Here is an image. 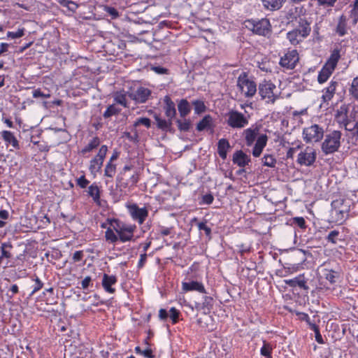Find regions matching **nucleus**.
Listing matches in <instances>:
<instances>
[{
	"label": "nucleus",
	"instance_id": "obj_1",
	"mask_svg": "<svg viewBox=\"0 0 358 358\" xmlns=\"http://www.w3.org/2000/svg\"><path fill=\"white\" fill-rule=\"evenodd\" d=\"M260 129L261 125L254 124L244 129L241 134L245 145L247 147L253 145L252 155L254 157L261 156L268 142L267 135L266 134H260Z\"/></svg>",
	"mask_w": 358,
	"mask_h": 358
},
{
	"label": "nucleus",
	"instance_id": "obj_2",
	"mask_svg": "<svg viewBox=\"0 0 358 358\" xmlns=\"http://www.w3.org/2000/svg\"><path fill=\"white\" fill-rule=\"evenodd\" d=\"M318 275L320 285L326 289H334L341 279V272L327 262L318 268Z\"/></svg>",
	"mask_w": 358,
	"mask_h": 358
},
{
	"label": "nucleus",
	"instance_id": "obj_3",
	"mask_svg": "<svg viewBox=\"0 0 358 358\" xmlns=\"http://www.w3.org/2000/svg\"><path fill=\"white\" fill-rule=\"evenodd\" d=\"M310 23L304 17H299L298 25L286 34L291 45L296 46L302 43L310 34Z\"/></svg>",
	"mask_w": 358,
	"mask_h": 358
},
{
	"label": "nucleus",
	"instance_id": "obj_4",
	"mask_svg": "<svg viewBox=\"0 0 358 358\" xmlns=\"http://www.w3.org/2000/svg\"><path fill=\"white\" fill-rule=\"evenodd\" d=\"M258 93L262 100L268 104H273L280 99V92L271 80L264 79L258 85Z\"/></svg>",
	"mask_w": 358,
	"mask_h": 358
},
{
	"label": "nucleus",
	"instance_id": "obj_5",
	"mask_svg": "<svg viewBox=\"0 0 358 358\" xmlns=\"http://www.w3.org/2000/svg\"><path fill=\"white\" fill-rule=\"evenodd\" d=\"M236 87L241 94L247 99L252 98L257 91L254 78L245 71H243L237 78Z\"/></svg>",
	"mask_w": 358,
	"mask_h": 358
},
{
	"label": "nucleus",
	"instance_id": "obj_6",
	"mask_svg": "<svg viewBox=\"0 0 358 358\" xmlns=\"http://www.w3.org/2000/svg\"><path fill=\"white\" fill-rule=\"evenodd\" d=\"M244 25L256 35L268 37L272 32L271 24L267 18L248 19L244 22Z\"/></svg>",
	"mask_w": 358,
	"mask_h": 358
},
{
	"label": "nucleus",
	"instance_id": "obj_7",
	"mask_svg": "<svg viewBox=\"0 0 358 358\" xmlns=\"http://www.w3.org/2000/svg\"><path fill=\"white\" fill-rule=\"evenodd\" d=\"M341 138L342 133L338 130H334L327 134L321 145L322 152L328 155L338 151L341 145Z\"/></svg>",
	"mask_w": 358,
	"mask_h": 358
},
{
	"label": "nucleus",
	"instance_id": "obj_8",
	"mask_svg": "<svg viewBox=\"0 0 358 358\" xmlns=\"http://www.w3.org/2000/svg\"><path fill=\"white\" fill-rule=\"evenodd\" d=\"M303 138L306 143L320 142L324 137V129L322 127L314 124L303 129Z\"/></svg>",
	"mask_w": 358,
	"mask_h": 358
},
{
	"label": "nucleus",
	"instance_id": "obj_9",
	"mask_svg": "<svg viewBox=\"0 0 358 358\" xmlns=\"http://www.w3.org/2000/svg\"><path fill=\"white\" fill-rule=\"evenodd\" d=\"M108 150L106 145H101L97 154L90 161L89 171L94 177L101 171Z\"/></svg>",
	"mask_w": 358,
	"mask_h": 358
},
{
	"label": "nucleus",
	"instance_id": "obj_10",
	"mask_svg": "<svg viewBox=\"0 0 358 358\" xmlns=\"http://www.w3.org/2000/svg\"><path fill=\"white\" fill-rule=\"evenodd\" d=\"M227 124L233 129H242L249 123L248 118L236 110H230L227 114Z\"/></svg>",
	"mask_w": 358,
	"mask_h": 358
},
{
	"label": "nucleus",
	"instance_id": "obj_11",
	"mask_svg": "<svg viewBox=\"0 0 358 358\" xmlns=\"http://www.w3.org/2000/svg\"><path fill=\"white\" fill-rule=\"evenodd\" d=\"M128 213L133 220L138 224H143L148 217V210L146 207L140 208L136 203L127 204Z\"/></svg>",
	"mask_w": 358,
	"mask_h": 358
},
{
	"label": "nucleus",
	"instance_id": "obj_12",
	"mask_svg": "<svg viewBox=\"0 0 358 358\" xmlns=\"http://www.w3.org/2000/svg\"><path fill=\"white\" fill-rule=\"evenodd\" d=\"M317 158V152L312 147L307 146L298 155L296 162L301 166H310Z\"/></svg>",
	"mask_w": 358,
	"mask_h": 358
},
{
	"label": "nucleus",
	"instance_id": "obj_13",
	"mask_svg": "<svg viewBox=\"0 0 358 358\" xmlns=\"http://www.w3.org/2000/svg\"><path fill=\"white\" fill-rule=\"evenodd\" d=\"M127 94L128 96L136 103H144L150 96L151 90L147 87L139 86L136 90L131 88Z\"/></svg>",
	"mask_w": 358,
	"mask_h": 358
},
{
	"label": "nucleus",
	"instance_id": "obj_14",
	"mask_svg": "<svg viewBox=\"0 0 358 358\" xmlns=\"http://www.w3.org/2000/svg\"><path fill=\"white\" fill-rule=\"evenodd\" d=\"M337 203L338 202L335 201L332 203L333 208L331 210V217L334 222L338 224H342L348 219L349 208L343 206L341 203H339L340 206H337Z\"/></svg>",
	"mask_w": 358,
	"mask_h": 358
},
{
	"label": "nucleus",
	"instance_id": "obj_15",
	"mask_svg": "<svg viewBox=\"0 0 358 358\" xmlns=\"http://www.w3.org/2000/svg\"><path fill=\"white\" fill-rule=\"evenodd\" d=\"M299 60V53L296 50H288L280 57V65L287 69H293Z\"/></svg>",
	"mask_w": 358,
	"mask_h": 358
},
{
	"label": "nucleus",
	"instance_id": "obj_16",
	"mask_svg": "<svg viewBox=\"0 0 358 358\" xmlns=\"http://www.w3.org/2000/svg\"><path fill=\"white\" fill-rule=\"evenodd\" d=\"M201 301H195L194 307L196 310L201 311L204 314H208L213 308L215 300L213 296L204 294Z\"/></svg>",
	"mask_w": 358,
	"mask_h": 358
},
{
	"label": "nucleus",
	"instance_id": "obj_17",
	"mask_svg": "<svg viewBox=\"0 0 358 358\" xmlns=\"http://www.w3.org/2000/svg\"><path fill=\"white\" fill-rule=\"evenodd\" d=\"M338 82L335 80H331L328 86L324 87L322 90V95L321 96V105L326 103L329 105V101L334 98L336 89L338 86Z\"/></svg>",
	"mask_w": 358,
	"mask_h": 358
},
{
	"label": "nucleus",
	"instance_id": "obj_18",
	"mask_svg": "<svg viewBox=\"0 0 358 358\" xmlns=\"http://www.w3.org/2000/svg\"><path fill=\"white\" fill-rule=\"evenodd\" d=\"M136 229L135 224H124L121 226V229L117 232L118 239L122 243H126L133 239L134 234Z\"/></svg>",
	"mask_w": 358,
	"mask_h": 358
},
{
	"label": "nucleus",
	"instance_id": "obj_19",
	"mask_svg": "<svg viewBox=\"0 0 358 358\" xmlns=\"http://www.w3.org/2000/svg\"><path fill=\"white\" fill-rule=\"evenodd\" d=\"M0 138L3 141L5 145L12 146L15 150H20V143L14 133L8 130H3L0 132Z\"/></svg>",
	"mask_w": 358,
	"mask_h": 358
},
{
	"label": "nucleus",
	"instance_id": "obj_20",
	"mask_svg": "<svg viewBox=\"0 0 358 358\" xmlns=\"http://www.w3.org/2000/svg\"><path fill=\"white\" fill-rule=\"evenodd\" d=\"M182 290L184 292H198L201 294H207L205 286L202 282L196 280H190L188 282H182Z\"/></svg>",
	"mask_w": 358,
	"mask_h": 358
},
{
	"label": "nucleus",
	"instance_id": "obj_21",
	"mask_svg": "<svg viewBox=\"0 0 358 358\" xmlns=\"http://www.w3.org/2000/svg\"><path fill=\"white\" fill-rule=\"evenodd\" d=\"M68 350L73 358H86L90 353V349L83 344L71 345Z\"/></svg>",
	"mask_w": 358,
	"mask_h": 358
},
{
	"label": "nucleus",
	"instance_id": "obj_22",
	"mask_svg": "<svg viewBox=\"0 0 358 358\" xmlns=\"http://www.w3.org/2000/svg\"><path fill=\"white\" fill-rule=\"evenodd\" d=\"M117 282V278L115 275L103 273L101 285L105 292L109 294H114L115 289L113 287V285H115Z\"/></svg>",
	"mask_w": 358,
	"mask_h": 358
},
{
	"label": "nucleus",
	"instance_id": "obj_23",
	"mask_svg": "<svg viewBox=\"0 0 358 358\" xmlns=\"http://www.w3.org/2000/svg\"><path fill=\"white\" fill-rule=\"evenodd\" d=\"M232 162L239 167H245L251 162L250 156L245 154L243 150H236L232 158Z\"/></svg>",
	"mask_w": 358,
	"mask_h": 358
},
{
	"label": "nucleus",
	"instance_id": "obj_24",
	"mask_svg": "<svg viewBox=\"0 0 358 358\" xmlns=\"http://www.w3.org/2000/svg\"><path fill=\"white\" fill-rule=\"evenodd\" d=\"M285 282L291 287H299L305 290L308 289L307 281L305 280L303 275H299L292 279L285 280Z\"/></svg>",
	"mask_w": 358,
	"mask_h": 358
},
{
	"label": "nucleus",
	"instance_id": "obj_25",
	"mask_svg": "<svg viewBox=\"0 0 358 358\" xmlns=\"http://www.w3.org/2000/svg\"><path fill=\"white\" fill-rule=\"evenodd\" d=\"M101 144V139L99 136H93L89 142L81 149L80 154L83 156H86L96 150Z\"/></svg>",
	"mask_w": 358,
	"mask_h": 358
},
{
	"label": "nucleus",
	"instance_id": "obj_26",
	"mask_svg": "<svg viewBox=\"0 0 358 358\" xmlns=\"http://www.w3.org/2000/svg\"><path fill=\"white\" fill-rule=\"evenodd\" d=\"M347 113V110L343 107H341L340 109L336 110L335 114V119L336 122L339 124L343 125L345 129H346L347 127L351 124V122L349 120Z\"/></svg>",
	"mask_w": 358,
	"mask_h": 358
},
{
	"label": "nucleus",
	"instance_id": "obj_27",
	"mask_svg": "<svg viewBox=\"0 0 358 358\" xmlns=\"http://www.w3.org/2000/svg\"><path fill=\"white\" fill-rule=\"evenodd\" d=\"M164 101L165 115L169 119L172 120L176 115L175 103L169 96L164 97Z\"/></svg>",
	"mask_w": 358,
	"mask_h": 358
},
{
	"label": "nucleus",
	"instance_id": "obj_28",
	"mask_svg": "<svg viewBox=\"0 0 358 358\" xmlns=\"http://www.w3.org/2000/svg\"><path fill=\"white\" fill-rule=\"evenodd\" d=\"M231 148L230 143L227 138H221L217 143V153L219 156L223 159H226L227 157L228 150Z\"/></svg>",
	"mask_w": 358,
	"mask_h": 358
},
{
	"label": "nucleus",
	"instance_id": "obj_29",
	"mask_svg": "<svg viewBox=\"0 0 358 358\" xmlns=\"http://www.w3.org/2000/svg\"><path fill=\"white\" fill-rule=\"evenodd\" d=\"M334 71V69L324 64L318 72L317 78L318 83L320 85L325 83L329 79Z\"/></svg>",
	"mask_w": 358,
	"mask_h": 358
},
{
	"label": "nucleus",
	"instance_id": "obj_30",
	"mask_svg": "<svg viewBox=\"0 0 358 358\" xmlns=\"http://www.w3.org/2000/svg\"><path fill=\"white\" fill-rule=\"evenodd\" d=\"M340 59L341 50L338 48H335L331 51V55L324 65L335 70Z\"/></svg>",
	"mask_w": 358,
	"mask_h": 358
},
{
	"label": "nucleus",
	"instance_id": "obj_31",
	"mask_svg": "<svg viewBox=\"0 0 358 358\" xmlns=\"http://www.w3.org/2000/svg\"><path fill=\"white\" fill-rule=\"evenodd\" d=\"M87 193L96 204H101V190L96 182L89 186Z\"/></svg>",
	"mask_w": 358,
	"mask_h": 358
},
{
	"label": "nucleus",
	"instance_id": "obj_32",
	"mask_svg": "<svg viewBox=\"0 0 358 358\" xmlns=\"http://www.w3.org/2000/svg\"><path fill=\"white\" fill-rule=\"evenodd\" d=\"M335 32L339 36H343L348 33L347 18L344 15L339 17Z\"/></svg>",
	"mask_w": 358,
	"mask_h": 358
},
{
	"label": "nucleus",
	"instance_id": "obj_33",
	"mask_svg": "<svg viewBox=\"0 0 358 358\" xmlns=\"http://www.w3.org/2000/svg\"><path fill=\"white\" fill-rule=\"evenodd\" d=\"M213 126V117L210 115H206L196 124V130L202 131L206 129H211Z\"/></svg>",
	"mask_w": 358,
	"mask_h": 358
},
{
	"label": "nucleus",
	"instance_id": "obj_34",
	"mask_svg": "<svg viewBox=\"0 0 358 358\" xmlns=\"http://www.w3.org/2000/svg\"><path fill=\"white\" fill-rule=\"evenodd\" d=\"M178 109L181 117H185L191 112V106L187 99H182L178 104Z\"/></svg>",
	"mask_w": 358,
	"mask_h": 358
},
{
	"label": "nucleus",
	"instance_id": "obj_35",
	"mask_svg": "<svg viewBox=\"0 0 358 358\" xmlns=\"http://www.w3.org/2000/svg\"><path fill=\"white\" fill-rule=\"evenodd\" d=\"M264 7L270 10H278L285 0H262Z\"/></svg>",
	"mask_w": 358,
	"mask_h": 358
},
{
	"label": "nucleus",
	"instance_id": "obj_36",
	"mask_svg": "<svg viewBox=\"0 0 358 358\" xmlns=\"http://www.w3.org/2000/svg\"><path fill=\"white\" fill-rule=\"evenodd\" d=\"M155 120L157 122V126L159 129L162 131H169L172 124V120L169 119V120H166L165 119H162L158 115L155 116Z\"/></svg>",
	"mask_w": 358,
	"mask_h": 358
},
{
	"label": "nucleus",
	"instance_id": "obj_37",
	"mask_svg": "<svg viewBox=\"0 0 358 358\" xmlns=\"http://www.w3.org/2000/svg\"><path fill=\"white\" fill-rule=\"evenodd\" d=\"M273 348L272 345L266 341H263V345L260 349V355L265 357L266 358H273Z\"/></svg>",
	"mask_w": 358,
	"mask_h": 358
},
{
	"label": "nucleus",
	"instance_id": "obj_38",
	"mask_svg": "<svg viewBox=\"0 0 358 358\" xmlns=\"http://www.w3.org/2000/svg\"><path fill=\"white\" fill-rule=\"evenodd\" d=\"M128 96L127 92H117L114 95V101L120 104L124 108L128 107L127 96Z\"/></svg>",
	"mask_w": 358,
	"mask_h": 358
},
{
	"label": "nucleus",
	"instance_id": "obj_39",
	"mask_svg": "<svg viewBox=\"0 0 358 358\" xmlns=\"http://www.w3.org/2000/svg\"><path fill=\"white\" fill-rule=\"evenodd\" d=\"M121 111V109L117 107L115 104L109 105L106 110L103 113V117L105 119H108L111 117L113 115H116L119 114Z\"/></svg>",
	"mask_w": 358,
	"mask_h": 358
},
{
	"label": "nucleus",
	"instance_id": "obj_40",
	"mask_svg": "<svg viewBox=\"0 0 358 358\" xmlns=\"http://www.w3.org/2000/svg\"><path fill=\"white\" fill-rule=\"evenodd\" d=\"M13 245L10 241L2 243L1 245V257L10 259L12 257L10 250Z\"/></svg>",
	"mask_w": 358,
	"mask_h": 358
},
{
	"label": "nucleus",
	"instance_id": "obj_41",
	"mask_svg": "<svg viewBox=\"0 0 358 358\" xmlns=\"http://www.w3.org/2000/svg\"><path fill=\"white\" fill-rule=\"evenodd\" d=\"M340 236L341 232L337 229H334L329 233L325 239L328 243L336 245L337 244L338 241L342 240L341 238H339Z\"/></svg>",
	"mask_w": 358,
	"mask_h": 358
},
{
	"label": "nucleus",
	"instance_id": "obj_42",
	"mask_svg": "<svg viewBox=\"0 0 358 358\" xmlns=\"http://www.w3.org/2000/svg\"><path fill=\"white\" fill-rule=\"evenodd\" d=\"M114 229H113L110 227H108L105 231V239L106 241L110 243H115L118 239V235L114 232Z\"/></svg>",
	"mask_w": 358,
	"mask_h": 358
},
{
	"label": "nucleus",
	"instance_id": "obj_43",
	"mask_svg": "<svg viewBox=\"0 0 358 358\" xmlns=\"http://www.w3.org/2000/svg\"><path fill=\"white\" fill-rule=\"evenodd\" d=\"M137 355H142L146 358H154L155 355L150 346H146L145 350H142L139 346H136L134 349Z\"/></svg>",
	"mask_w": 358,
	"mask_h": 358
},
{
	"label": "nucleus",
	"instance_id": "obj_44",
	"mask_svg": "<svg viewBox=\"0 0 358 358\" xmlns=\"http://www.w3.org/2000/svg\"><path fill=\"white\" fill-rule=\"evenodd\" d=\"M349 92L355 100L358 101V76L353 78Z\"/></svg>",
	"mask_w": 358,
	"mask_h": 358
},
{
	"label": "nucleus",
	"instance_id": "obj_45",
	"mask_svg": "<svg viewBox=\"0 0 358 358\" xmlns=\"http://www.w3.org/2000/svg\"><path fill=\"white\" fill-rule=\"evenodd\" d=\"M116 173V165L112 162H108L104 169V176L108 178H113Z\"/></svg>",
	"mask_w": 358,
	"mask_h": 358
},
{
	"label": "nucleus",
	"instance_id": "obj_46",
	"mask_svg": "<svg viewBox=\"0 0 358 358\" xmlns=\"http://www.w3.org/2000/svg\"><path fill=\"white\" fill-rule=\"evenodd\" d=\"M194 106V113L196 114H201L206 111V107L205 103L201 100H194L192 102Z\"/></svg>",
	"mask_w": 358,
	"mask_h": 358
},
{
	"label": "nucleus",
	"instance_id": "obj_47",
	"mask_svg": "<svg viewBox=\"0 0 358 358\" xmlns=\"http://www.w3.org/2000/svg\"><path fill=\"white\" fill-rule=\"evenodd\" d=\"M31 280L35 282V284L33 285V289L31 292V295H33L43 288V282L36 274L31 276Z\"/></svg>",
	"mask_w": 358,
	"mask_h": 358
},
{
	"label": "nucleus",
	"instance_id": "obj_48",
	"mask_svg": "<svg viewBox=\"0 0 358 358\" xmlns=\"http://www.w3.org/2000/svg\"><path fill=\"white\" fill-rule=\"evenodd\" d=\"M264 166L273 168L276 164V159L272 155H265L262 158Z\"/></svg>",
	"mask_w": 358,
	"mask_h": 358
},
{
	"label": "nucleus",
	"instance_id": "obj_49",
	"mask_svg": "<svg viewBox=\"0 0 358 358\" xmlns=\"http://www.w3.org/2000/svg\"><path fill=\"white\" fill-rule=\"evenodd\" d=\"M25 34V29L24 27L19 28L16 31H8L6 36L8 38H19Z\"/></svg>",
	"mask_w": 358,
	"mask_h": 358
},
{
	"label": "nucleus",
	"instance_id": "obj_50",
	"mask_svg": "<svg viewBox=\"0 0 358 358\" xmlns=\"http://www.w3.org/2000/svg\"><path fill=\"white\" fill-rule=\"evenodd\" d=\"M107 222L110 227H113V229H114L116 233L121 229V226H124L125 224L116 218H107Z\"/></svg>",
	"mask_w": 358,
	"mask_h": 358
},
{
	"label": "nucleus",
	"instance_id": "obj_51",
	"mask_svg": "<svg viewBox=\"0 0 358 358\" xmlns=\"http://www.w3.org/2000/svg\"><path fill=\"white\" fill-rule=\"evenodd\" d=\"M310 329L315 332V341L320 344H324V341L320 334V328L316 324H310Z\"/></svg>",
	"mask_w": 358,
	"mask_h": 358
},
{
	"label": "nucleus",
	"instance_id": "obj_52",
	"mask_svg": "<svg viewBox=\"0 0 358 358\" xmlns=\"http://www.w3.org/2000/svg\"><path fill=\"white\" fill-rule=\"evenodd\" d=\"M178 129L181 131H188L190 129L191 122L189 120H185L182 121L180 120H178L176 121Z\"/></svg>",
	"mask_w": 358,
	"mask_h": 358
},
{
	"label": "nucleus",
	"instance_id": "obj_53",
	"mask_svg": "<svg viewBox=\"0 0 358 358\" xmlns=\"http://www.w3.org/2000/svg\"><path fill=\"white\" fill-rule=\"evenodd\" d=\"M140 125H143L146 128H150L151 126V121L148 117H139L134 122V127H137Z\"/></svg>",
	"mask_w": 358,
	"mask_h": 358
},
{
	"label": "nucleus",
	"instance_id": "obj_54",
	"mask_svg": "<svg viewBox=\"0 0 358 358\" xmlns=\"http://www.w3.org/2000/svg\"><path fill=\"white\" fill-rule=\"evenodd\" d=\"M345 130L350 132L352 140L358 141V121H357L352 127L348 126Z\"/></svg>",
	"mask_w": 358,
	"mask_h": 358
},
{
	"label": "nucleus",
	"instance_id": "obj_55",
	"mask_svg": "<svg viewBox=\"0 0 358 358\" xmlns=\"http://www.w3.org/2000/svg\"><path fill=\"white\" fill-rule=\"evenodd\" d=\"M169 313H170V318L171 320L172 324H175L178 323L179 321L180 315V311L178 309H176V308L172 307V308H171Z\"/></svg>",
	"mask_w": 358,
	"mask_h": 358
},
{
	"label": "nucleus",
	"instance_id": "obj_56",
	"mask_svg": "<svg viewBox=\"0 0 358 358\" xmlns=\"http://www.w3.org/2000/svg\"><path fill=\"white\" fill-rule=\"evenodd\" d=\"M89 184L90 180L86 178L85 174L76 178V185L81 189L86 188Z\"/></svg>",
	"mask_w": 358,
	"mask_h": 358
},
{
	"label": "nucleus",
	"instance_id": "obj_57",
	"mask_svg": "<svg viewBox=\"0 0 358 358\" xmlns=\"http://www.w3.org/2000/svg\"><path fill=\"white\" fill-rule=\"evenodd\" d=\"M293 224L301 229H306L307 227L306 220L303 217H295L292 219Z\"/></svg>",
	"mask_w": 358,
	"mask_h": 358
},
{
	"label": "nucleus",
	"instance_id": "obj_58",
	"mask_svg": "<svg viewBox=\"0 0 358 358\" xmlns=\"http://www.w3.org/2000/svg\"><path fill=\"white\" fill-rule=\"evenodd\" d=\"M296 315L299 316V319L301 321H305L308 324L309 328L310 327V324H315V323L311 322L309 315L306 313L302 312H296Z\"/></svg>",
	"mask_w": 358,
	"mask_h": 358
},
{
	"label": "nucleus",
	"instance_id": "obj_59",
	"mask_svg": "<svg viewBox=\"0 0 358 358\" xmlns=\"http://www.w3.org/2000/svg\"><path fill=\"white\" fill-rule=\"evenodd\" d=\"M19 292V287L16 284L12 285L6 292L8 299H11L14 295Z\"/></svg>",
	"mask_w": 358,
	"mask_h": 358
},
{
	"label": "nucleus",
	"instance_id": "obj_60",
	"mask_svg": "<svg viewBox=\"0 0 358 358\" xmlns=\"http://www.w3.org/2000/svg\"><path fill=\"white\" fill-rule=\"evenodd\" d=\"M197 227H198L199 230L204 231V232L207 236H210L212 231H211V229L208 226H207L206 221L198 222Z\"/></svg>",
	"mask_w": 358,
	"mask_h": 358
},
{
	"label": "nucleus",
	"instance_id": "obj_61",
	"mask_svg": "<svg viewBox=\"0 0 358 358\" xmlns=\"http://www.w3.org/2000/svg\"><path fill=\"white\" fill-rule=\"evenodd\" d=\"M81 286L80 288L83 289H87L90 287H92V279L90 276H86L82 281H81Z\"/></svg>",
	"mask_w": 358,
	"mask_h": 358
},
{
	"label": "nucleus",
	"instance_id": "obj_62",
	"mask_svg": "<svg viewBox=\"0 0 358 358\" xmlns=\"http://www.w3.org/2000/svg\"><path fill=\"white\" fill-rule=\"evenodd\" d=\"M104 10L111 17L112 19H116L119 17L118 11L113 7L106 6Z\"/></svg>",
	"mask_w": 358,
	"mask_h": 358
},
{
	"label": "nucleus",
	"instance_id": "obj_63",
	"mask_svg": "<svg viewBox=\"0 0 358 358\" xmlns=\"http://www.w3.org/2000/svg\"><path fill=\"white\" fill-rule=\"evenodd\" d=\"M150 69L157 74L163 75L169 74V69L160 66H152Z\"/></svg>",
	"mask_w": 358,
	"mask_h": 358
},
{
	"label": "nucleus",
	"instance_id": "obj_64",
	"mask_svg": "<svg viewBox=\"0 0 358 358\" xmlns=\"http://www.w3.org/2000/svg\"><path fill=\"white\" fill-rule=\"evenodd\" d=\"M214 201V197L211 194H206L202 196L201 204H211Z\"/></svg>",
	"mask_w": 358,
	"mask_h": 358
}]
</instances>
